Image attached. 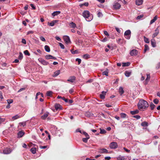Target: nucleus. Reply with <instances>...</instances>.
<instances>
[{"mask_svg":"<svg viewBox=\"0 0 160 160\" xmlns=\"http://www.w3.org/2000/svg\"><path fill=\"white\" fill-rule=\"evenodd\" d=\"M149 105L147 101L143 99H140L138 104L139 109H145L148 107Z\"/></svg>","mask_w":160,"mask_h":160,"instance_id":"f257e3e1","label":"nucleus"},{"mask_svg":"<svg viewBox=\"0 0 160 160\" xmlns=\"http://www.w3.org/2000/svg\"><path fill=\"white\" fill-rule=\"evenodd\" d=\"M82 15L85 18L86 20L88 22L90 21L92 19V18H90V12L88 10H85L82 13Z\"/></svg>","mask_w":160,"mask_h":160,"instance_id":"f03ea898","label":"nucleus"},{"mask_svg":"<svg viewBox=\"0 0 160 160\" xmlns=\"http://www.w3.org/2000/svg\"><path fill=\"white\" fill-rule=\"evenodd\" d=\"M122 1L120 0H118L114 2L113 5V8L116 10L119 9L121 7L120 4Z\"/></svg>","mask_w":160,"mask_h":160,"instance_id":"7ed1b4c3","label":"nucleus"},{"mask_svg":"<svg viewBox=\"0 0 160 160\" xmlns=\"http://www.w3.org/2000/svg\"><path fill=\"white\" fill-rule=\"evenodd\" d=\"M131 32L130 30H126L124 34L125 38L128 39H129L131 37Z\"/></svg>","mask_w":160,"mask_h":160,"instance_id":"20e7f679","label":"nucleus"},{"mask_svg":"<svg viewBox=\"0 0 160 160\" xmlns=\"http://www.w3.org/2000/svg\"><path fill=\"white\" fill-rule=\"evenodd\" d=\"M63 39L64 42L67 44H68L71 43L70 38L68 36H65L63 37Z\"/></svg>","mask_w":160,"mask_h":160,"instance_id":"39448f33","label":"nucleus"},{"mask_svg":"<svg viewBox=\"0 0 160 160\" xmlns=\"http://www.w3.org/2000/svg\"><path fill=\"white\" fill-rule=\"evenodd\" d=\"M117 143L116 142H112L110 144V147L111 149H115L118 147Z\"/></svg>","mask_w":160,"mask_h":160,"instance_id":"423d86ee","label":"nucleus"},{"mask_svg":"<svg viewBox=\"0 0 160 160\" xmlns=\"http://www.w3.org/2000/svg\"><path fill=\"white\" fill-rule=\"evenodd\" d=\"M138 53V51L135 49H133L130 52V54L131 56H135L137 55Z\"/></svg>","mask_w":160,"mask_h":160,"instance_id":"0eeeda50","label":"nucleus"},{"mask_svg":"<svg viewBox=\"0 0 160 160\" xmlns=\"http://www.w3.org/2000/svg\"><path fill=\"white\" fill-rule=\"evenodd\" d=\"M38 61L41 62L42 64L44 65H46L49 64V63L43 59L41 58H39L38 59Z\"/></svg>","mask_w":160,"mask_h":160,"instance_id":"6e6552de","label":"nucleus"},{"mask_svg":"<svg viewBox=\"0 0 160 160\" xmlns=\"http://www.w3.org/2000/svg\"><path fill=\"white\" fill-rule=\"evenodd\" d=\"M12 150L10 148H6L3 151V153L4 154H8L11 152Z\"/></svg>","mask_w":160,"mask_h":160,"instance_id":"1a4fd4ad","label":"nucleus"},{"mask_svg":"<svg viewBox=\"0 0 160 160\" xmlns=\"http://www.w3.org/2000/svg\"><path fill=\"white\" fill-rule=\"evenodd\" d=\"M57 128L55 126H53L50 129V131L53 134H55L56 133Z\"/></svg>","mask_w":160,"mask_h":160,"instance_id":"9d476101","label":"nucleus"},{"mask_svg":"<svg viewBox=\"0 0 160 160\" xmlns=\"http://www.w3.org/2000/svg\"><path fill=\"white\" fill-rule=\"evenodd\" d=\"M58 20H53L50 22H48V24L50 26L52 27L54 26L55 24L58 22Z\"/></svg>","mask_w":160,"mask_h":160,"instance_id":"9b49d317","label":"nucleus"},{"mask_svg":"<svg viewBox=\"0 0 160 160\" xmlns=\"http://www.w3.org/2000/svg\"><path fill=\"white\" fill-rule=\"evenodd\" d=\"M55 109L57 110H60L62 109V107L60 104L56 103L54 105Z\"/></svg>","mask_w":160,"mask_h":160,"instance_id":"f8f14e48","label":"nucleus"},{"mask_svg":"<svg viewBox=\"0 0 160 160\" xmlns=\"http://www.w3.org/2000/svg\"><path fill=\"white\" fill-rule=\"evenodd\" d=\"M76 79V77L74 76H72L70 77L69 79H68L67 81L72 83Z\"/></svg>","mask_w":160,"mask_h":160,"instance_id":"ddd939ff","label":"nucleus"},{"mask_svg":"<svg viewBox=\"0 0 160 160\" xmlns=\"http://www.w3.org/2000/svg\"><path fill=\"white\" fill-rule=\"evenodd\" d=\"M155 32L152 35V38H154L155 37L157 36V35L159 33V30L158 28H157L155 31Z\"/></svg>","mask_w":160,"mask_h":160,"instance_id":"4468645a","label":"nucleus"},{"mask_svg":"<svg viewBox=\"0 0 160 160\" xmlns=\"http://www.w3.org/2000/svg\"><path fill=\"white\" fill-rule=\"evenodd\" d=\"M99 152L101 153H108V150L104 148H102L99 149Z\"/></svg>","mask_w":160,"mask_h":160,"instance_id":"2eb2a0df","label":"nucleus"},{"mask_svg":"<svg viewBox=\"0 0 160 160\" xmlns=\"http://www.w3.org/2000/svg\"><path fill=\"white\" fill-rule=\"evenodd\" d=\"M48 114L49 113L48 112H46L43 115L41 116V118L43 120L45 119L48 116Z\"/></svg>","mask_w":160,"mask_h":160,"instance_id":"dca6fc26","label":"nucleus"},{"mask_svg":"<svg viewBox=\"0 0 160 160\" xmlns=\"http://www.w3.org/2000/svg\"><path fill=\"white\" fill-rule=\"evenodd\" d=\"M119 92L121 95H122V94L124 92V91L123 88L122 87H120L119 89Z\"/></svg>","mask_w":160,"mask_h":160,"instance_id":"f3484780","label":"nucleus"},{"mask_svg":"<svg viewBox=\"0 0 160 160\" xmlns=\"http://www.w3.org/2000/svg\"><path fill=\"white\" fill-rule=\"evenodd\" d=\"M151 42L152 46L153 47H156V42L155 40L154 39H152Z\"/></svg>","mask_w":160,"mask_h":160,"instance_id":"a211bd4d","label":"nucleus"},{"mask_svg":"<svg viewBox=\"0 0 160 160\" xmlns=\"http://www.w3.org/2000/svg\"><path fill=\"white\" fill-rule=\"evenodd\" d=\"M142 0H136L135 3L136 5H140L142 3Z\"/></svg>","mask_w":160,"mask_h":160,"instance_id":"6ab92c4d","label":"nucleus"},{"mask_svg":"<svg viewBox=\"0 0 160 160\" xmlns=\"http://www.w3.org/2000/svg\"><path fill=\"white\" fill-rule=\"evenodd\" d=\"M125 75L127 77H129L131 74V72L128 71H126L125 72Z\"/></svg>","mask_w":160,"mask_h":160,"instance_id":"aec40b11","label":"nucleus"},{"mask_svg":"<svg viewBox=\"0 0 160 160\" xmlns=\"http://www.w3.org/2000/svg\"><path fill=\"white\" fill-rule=\"evenodd\" d=\"M60 13V11H56L53 12L52 14V16L53 17H54L58 15Z\"/></svg>","mask_w":160,"mask_h":160,"instance_id":"412c9836","label":"nucleus"},{"mask_svg":"<svg viewBox=\"0 0 160 160\" xmlns=\"http://www.w3.org/2000/svg\"><path fill=\"white\" fill-rule=\"evenodd\" d=\"M24 134V132L22 131L19 132L18 134V137L21 138L22 137Z\"/></svg>","mask_w":160,"mask_h":160,"instance_id":"4be33fe9","label":"nucleus"},{"mask_svg":"<svg viewBox=\"0 0 160 160\" xmlns=\"http://www.w3.org/2000/svg\"><path fill=\"white\" fill-rule=\"evenodd\" d=\"M22 116L21 115V116L19 115H18L17 114V115H15V116H13L12 117V119L13 120H15L18 119V118H21L22 117Z\"/></svg>","mask_w":160,"mask_h":160,"instance_id":"5701e85b","label":"nucleus"},{"mask_svg":"<svg viewBox=\"0 0 160 160\" xmlns=\"http://www.w3.org/2000/svg\"><path fill=\"white\" fill-rule=\"evenodd\" d=\"M158 17L157 16H155L151 20L150 22V24H152L154 23L157 19Z\"/></svg>","mask_w":160,"mask_h":160,"instance_id":"b1692460","label":"nucleus"},{"mask_svg":"<svg viewBox=\"0 0 160 160\" xmlns=\"http://www.w3.org/2000/svg\"><path fill=\"white\" fill-rule=\"evenodd\" d=\"M60 72V71L59 70L56 71L54 72V74L53 75V77H55L58 76Z\"/></svg>","mask_w":160,"mask_h":160,"instance_id":"393cba45","label":"nucleus"},{"mask_svg":"<svg viewBox=\"0 0 160 160\" xmlns=\"http://www.w3.org/2000/svg\"><path fill=\"white\" fill-rule=\"evenodd\" d=\"M44 49L45 50L48 52H49L50 51V48L48 45H46L45 46Z\"/></svg>","mask_w":160,"mask_h":160,"instance_id":"a878e982","label":"nucleus"},{"mask_svg":"<svg viewBox=\"0 0 160 160\" xmlns=\"http://www.w3.org/2000/svg\"><path fill=\"white\" fill-rule=\"evenodd\" d=\"M69 25L71 27L73 28H74L76 27V25L75 23L73 22L70 23L69 24Z\"/></svg>","mask_w":160,"mask_h":160,"instance_id":"bb28decb","label":"nucleus"},{"mask_svg":"<svg viewBox=\"0 0 160 160\" xmlns=\"http://www.w3.org/2000/svg\"><path fill=\"white\" fill-rule=\"evenodd\" d=\"M83 58L85 59H88L90 58V56L89 54H86L83 55Z\"/></svg>","mask_w":160,"mask_h":160,"instance_id":"cd10ccee","label":"nucleus"},{"mask_svg":"<svg viewBox=\"0 0 160 160\" xmlns=\"http://www.w3.org/2000/svg\"><path fill=\"white\" fill-rule=\"evenodd\" d=\"M130 64L129 62H123L122 63V66L123 67L128 66Z\"/></svg>","mask_w":160,"mask_h":160,"instance_id":"c85d7f7f","label":"nucleus"},{"mask_svg":"<svg viewBox=\"0 0 160 160\" xmlns=\"http://www.w3.org/2000/svg\"><path fill=\"white\" fill-rule=\"evenodd\" d=\"M117 158V160H125V159L124 157L121 156V155L118 157Z\"/></svg>","mask_w":160,"mask_h":160,"instance_id":"c756f323","label":"nucleus"},{"mask_svg":"<svg viewBox=\"0 0 160 160\" xmlns=\"http://www.w3.org/2000/svg\"><path fill=\"white\" fill-rule=\"evenodd\" d=\"M108 69H107L104 71L102 72V74L103 75H105L106 76H108Z\"/></svg>","mask_w":160,"mask_h":160,"instance_id":"7c9ffc66","label":"nucleus"},{"mask_svg":"<svg viewBox=\"0 0 160 160\" xmlns=\"http://www.w3.org/2000/svg\"><path fill=\"white\" fill-rule=\"evenodd\" d=\"M139 112V110L137 109L135 111H131L130 113L132 115L135 114Z\"/></svg>","mask_w":160,"mask_h":160,"instance_id":"2f4dec72","label":"nucleus"},{"mask_svg":"<svg viewBox=\"0 0 160 160\" xmlns=\"http://www.w3.org/2000/svg\"><path fill=\"white\" fill-rule=\"evenodd\" d=\"M86 137V138H83L82 139V141L85 143L87 142H88V140L90 138L89 137Z\"/></svg>","mask_w":160,"mask_h":160,"instance_id":"473e14b6","label":"nucleus"},{"mask_svg":"<svg viewBox=\"0 0 160 160\" xmlns=\"http://www.w3.org/2000/svg\"><path fill=\"white\" fill-rule=\"evenodd\" d=\"M149 49V47L147 44L144 45V53H145L147 50H148Z\"/></svg>","mask_w":160,"mask_h":160,"instance_id":"72a5a7b5","label":"nucleus"},{"mask_svg":"<svg viewBox=\"0 0 160 160\" xmlns=\"http://www.w3.org/2000/svg\"><path fill=\"white\" fill-rule=\"evenodd\" d=\"M141 125L143 127H146L148 126V123L146 122H143L141 123Z\"/></svg>","mask_w":160,"mask_h":160,"instance_id":"f704fd0d","label":"nucleus"},{"mask_svg":"<svg viewBox=\"0 0 160 160\" xmlns=\"http://www.w3.org/2000/svg\"><path fill=\"white\" fill-rule=\"evenodd\" d=\"M30 151L32 154H34L36 152V148H32L30 149Z\"/></svg>","mask_w":160,"mask_h":160,"instance_id":"c9c22d12","label":"nucleus"},{"mask_svg":"<svg viewBox=\"0 0 160 160\" xmlns=\"http://www.w3.org/2000/svg\"><path fill=\"white\" fill-rule=\"evenodd\" d=\"M52 93V92L51 91H48L46 93V95L48 96L51 97Z\"/></svg>","mask_w":160,"mask_h":160,"instance_id":"e433bc0d","label":"nucleus"},{"mask_svg":"<svg viewBox=\"0 0 160 160\" xmlns=\"http://www.w3.org/2000/svg\"><path fill=\"white\" fill-rule=\"evenodd\" d=\"M52 56L50 55H47L45 56V58L47 59H51Z\"/></svg>","mask_w":160,"mask_h":160,"instance_id":"4c0bfd02","label":"nucleus"},{"mask_svg":"<svg viewBox=\"0 0 160 160\" xmlns=\"http://www.w3.org/2000/svg\"><path fill=\"white\" fill-rule=\"evenodd\" d=\"M144 41L146 43H149V39L145 36L144 37Z\"/></svg>","mask_w":160,"mask_h":160,"instance_id":"58836bf2","label":"nucleus"},{"mask_svg":"<svg viewBox=\"0 0 160 160\" xmlns=\"http://www.w3.org/2000/svg\"><path fill=\"white\" fill-rule=\"evenodd\" d=\"M147 77L146 79V82H148L150 79V74H147Z\"/></svg>","mask_w":160,"mask_h":160,"instance_id":"ea45409f","label":"nucleus"},{"mask_svg":"<svg viewBox=\"0 0 160 160\" xmlns=\"http://www.w3.org/2000/svg\"><path fill=\"white\" fill-rule=\"evenodd\" d=\"M24 53L25 55H28V56H30V53L28 52V51L27 50H26L24 51Z\"/></svg>","mask_w":160,"mask_h":160,"instance_id":"a19ab883","label":"nucleus"},{"mask_svg":"<svg viewBox=\"0 0 160 160\" xmlns=\"http://www.w3.org/2000/svg\"><path fill=\"white\" fill-rule=\"evenodd\" d=\"M23 56L21 52H19V55L18 56V58L19 59H22L23 58Z\"/></svg>","mask_w":160,"mask_h":160,"instance_id":"79ce46f5","label":"nucleus"},{"mask_svg":"<svg viewBox=\"0 0 160 160\" xmlns=\"http://www.w3.org/2000/svg\"><path fill=\"white\" fill-rule=\"evenodd\" d=\"M19 124L20 126H22V127H24L26 125V122H20Z\"/></svg>","mask_w":160,"mask_h":160,"instance_id":"37998d69","label":"nucleus"},{"mask_svg":"<svg viewBox=\"0 0 160 160\" xmlns=\"http://www.w3.org/2000/svg\"><path fill=\"white\" fill-rule=\"evenodd\" d=\"M150 106L151 110H153L155 107V105L152 102H151L150 104Z\"/></svg>","mask_w":160,"mask_h":160,"instance_id":"c03bdc74","label":"nucleus"},{"mask_svg":"<svg viewBox=\"0 0 160 160\" xmlns=\"http://www.w3.org/2000/svg\"><path fill=\"white\" fill-rule=\"evenodd\" d=\"M121 117L122 118H125L126 116V114L123 113H121L120 114Z\"/></svg>","mask_w":160,"mask_h":160,"instance_id":"a18cd8bd","label":"nucleus"},{"mask_svg":"<svg viewBox=\"0 0 160 160\" xmlns=\"http://www.w3.org/2000/svg\"><path fill=\"white\" fill-rule=\"evenodd\" d=\"M5 121V118H0V124H1L3 122H4Z\"/></svg>","mask_w":160,"mask_h":160,"instance_id":"49530a36","label":"nucleus"},{"mask_svg":"<svg viewBox=\"0 0 160 160\" xmlns=\"http://www.w3.org/2000/svg\"><path fill=\"white\" fill-rule=\"evenodd\" d=\"M106 131L104 129H101L100 133L101 134H104L105 133Z\"/></svg>","mask_w":160,"mask_h":160,"instance_id":"de8ad7c7","label":"nucleus"},{"mask_svg":"<svg viewBox=\"0 0 160 160\" xmlns=\"http://www.w3.org/2000/svg\"><path fill=\"white\" fill-rule=\"evenodd\" d=\"M143 17V14L141 15L138 16L137 18V19L138 20H140Z\"/></svg>","mask_w":160,"mask_h":160,"instance_id":"09e8293b","label":"nucleus"},{"mask_svg":"<svg viewBox=\"0 0 160 160\" xmlns=\"http://www.w3.org/2000/svg\"><path fill=\"white\" fill-rule=\"evenodd\" d=\"M59 45L62 49H64L65 48L64 45L62 43L59 42Z\"/></svg>","mask_w":160,"mask_h":160,"instance_id":"8fccbe9b","label":"nucleus"},{"mask_svg":"<svg viewBox=\"0 0 160 160\" xmlns=\"http://www.w3.org/2000/svg\"><path fill=\"white\" fill-rule=\"evenodd\" d=\"M7 101L8 103L9 104H10L12 103V102H13V100L11 99H8L7 100Z\"/></svg>","mask_w":160,"mask_h":160,"instance_id":"3c124183","label":"nucleus"},{"mask_svg":"<svg viewBox=\"0 0 160 160\" xmlns=\"http://www.w3.org/2000/svg\"><path fill=\"white\" fill-rule=\"evenodd\" d=\"M154 103L155 104H157L159 102V100L157 99H155L153 100V101Z\"/></svg>","mask_w":160,"mask_h":160,"instance_id":"603ef678","label":"nucleus"},{"mask_svg":"<svg viewBox=\"0 0 160 160\" xmlns=\"http://www.w3.org/2000/svg\"><path fill=\"white\" fill-rule=\"evenodd\" d=\"M86 137H89L88 134L85 132L83 131H82V133Z\"/></svg>","mask_w":160,"mask_h":160,"instance_id":"864d4df0","label":"nucleus"},{"mask_svg":"<svg viewBox=\"0 0 160 160\" xmlns=\"http://www.w3.org/2000/svg\"><path fill=\"white\" fill-rule=\"evenodd\" d=\"M76 61H78V64H80L81 62V60L79 58H77L76 59Z\"/></svg>","mask_w":160,"mask_h":160,"instance_id":"5fc2aeb1","label":"nucleus"},{"mask_svg":"<svg viewBox=\"0 0 160 160\" xmlns=\"http://www.w3.org/2000/svg\"><path fill=\"white\" fill-rule=\"evenodd\" d=\"M105 95H104V94H100V98H101L102 99H104L105 98Z\"/></svg>","mask_w":160,"mask_h":160,"instance_id":"6e6d98bb","label":"nucleus"},{"mask_svg":"<svg viewBox=\"0 0 160 160\" xmlns=\"http://www.w3.org/2000/svg\"><path fill=\"white\" fill-rule=\"evenodd\" d=\"M40 39L42 41L45 42L46 41L45 38L42 36H40Z\"/></svg>","mask_w":160,"mask_h":160,"instance_id":"4d7b16f0","label":"nucleus"},{"mask_svg":"<svg viewBox=\"0 0 160 160\" xmlns=\"http://www.w3.org/2000/svg\"><path fill=\"white\" fill-rule=\"evenodd\" d=\"M97 15L98 17H100L102 16V13L100 12H99L98 13Z\"/></svg>","mask_w":160,"mask_h":160,"instance_id":"13d9d810","label":"nucleus"},{"mask_svg":"<svg viewBox=\"0 0 160 160\" xmlns=\"http://www.w3.org/2000/svg\"><path fill=\"white\" fill-rule=\"evenodd\" d=\"M156 67L157 69H158L160 67V62L157 64Z\"/></svg>","mask_w":160,"mask_h":160,"instance_id":"bf43d9fd","label":"nucleus"},{"mask_svg":"<svg viewBox=\"0 0 160 160\" xmlns=\"http://www.w3.org/2000/svg\"><path fill=\"white\" fill-rule=\"evenodd\" d=\"M133 117L137 119H139L140 118V116L138 115H135L133 116Z\"/></svg>","mask_w":160,"mask_h":160,"instance_id":"052dcab7","label":"nucleus"},{"mask_svg":"<svg viewBox=\"0 0 160 160\" xmlns=\"http://www.w3.org/2000/svg\"><path fill=\"white\" fill-rule=\"evenodd\" d=\"M71 52L72 53V54H76V53H78V51L77 50H75L74 51H72V50H71Z\"/></svg>","mask_w":160,"mask_h":160,"instance_id":"680f3d73","label":"nucleus"},{"mask_svg":"<svg viewBox=\"0 0 160 160\" xmlns=\"http://www.w3.org/2000/svg\"><path fill=\"white\" fill-rule=\"evenodd\" d=\"M30 6L32 8V9L33 10H34L36 8L35 6H34V5L32 4H30Z\"/></svg>","mask_w":160,"mask_h":160,"instance_id":"e2e57ef3","label":"nucleus"},{"mask_svg":"<svg viewBox=\"0 0 160 160\" xmlns=\"http://www.w3.org/2000/svg\"><path fill=\"white\" fill-rule=\"evenodd\" d=\"M62 99L65 102H68V99L65 98L64 97H63L62 98Z\"/></svg>","mask_w":160,"mask_h":160,"instance_id":"0e129e2a","label":"nucleus"},{"mask_svg":"<svg viewBox=\"0 0 160 160\" xmlns=\"http://www.w3.org/2000/svg\"><path fill=\"white\" fill-rule=\"evenodd\" d=\"M0 98L2 99L3 98L2 96V93L1 91H0Z\"/></svg>","mask_w":160,"mask_h":160,"instance_id":"69168bd1","label":"nucleus"},{"mask_svg":"<svg viewBox=\"0 0 160 160\" xmlns=\"http://www.w3.org/2000/svg\"><path fill=\"white\" fill-rule=\"evenodd\" d=\"M104 34L107 36H109V34L108 33V32L106 31H104Z\"/></svg>","mask_w":160,"mask_h":160,"instance_id":"338daca9","label":"nucleus"},{"mask_svg":"<svg viewBox=\"0 0 160 160\" xmlns=\"http://www.w3.org/2000/svg\"><path fill=\"white\" fill-rule=\"evenodd\" d=\"M55 38L57 40L59 41H60L61 40V38L58 36H56Z\"/></svg>","mask_w":160,"mask_h":160,"instance_id":"774afa93","label":"nucleus"}]
</instances>
